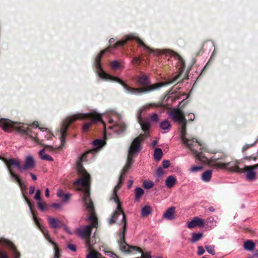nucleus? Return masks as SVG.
Here are the masks:
<instances>
[{"label":"nucleus","instance_id":"obj_39","mask_svg":"<svg viewBox=\"0 0 258 258\" xmlns=\"http://www.w3.org/2000/svg\"><path fill=\"white\" fill-rule=\"evenodd\" d=\"M67 248L69 249L70 250L75 252L77 250L76 245L74 244H69L67 245Z\"/></svg>","mask_w":258,"mask_h":258},{"label":"nucleus","instance_id":"obj_4","mask_svg":"<svg viewBox=\"0 0 258 258\" xmlns=\"http://www.w3.org/2000/svg\"><path fill=\"white\" fill-rule=\"evenodd\" d=\"M82 201L86 210L90 213L86 220L91 222V225H86L83 227L76 229L75 232L77 235L81 238L85 239L86 246L89 250L93 249L92 245L95 243V241L90 238V236L93 227H97L98 225L97 219L94 211L93 202L90 196L89 187H84Z\"/></svg>","mask_w":258,"mask_h":258},{"label":"nucleus","instance_id":"obj_2","mask_svg":"<svg viewBox=\"0 0 258 258\" xmlns=\"http://www.w3.org/2000/svg\"><path fill=\"white\" fill-rule=\"evenodd\" d=\"M152 106V104L146 105L143 106L139 110L138 118L140 125L142 130L145 132V133L143 135H140L139 136L135 138L132 142L128 149L126 163L121 171V174L118 179V182L117 185L114 187L112 195L111 197V199L113 200L116 203L117 208L110 220V222L113 223L116 222L118 223L122 224V227L120 231L119 234L120 240L119 241V243L120 249H135V247L130 246L127 244L124 241V235L126 232V222L125 215L121 209L116 193L117 191L121 186L122 181L125 176L126 172L130 169L131 165L134 162V158L138 154L141 150V142L148 136V131L150 128V124L148 122L145 121L141 117V114L143 111L150 108Z\"/></svg>","mask_w":258,"mask_h":258},{"label":"nucleus","instance_id":"obj_13","mask_svg":"<svg viewBox=\"0 0 258 258\" xmlns=\"http://www.w3.org/2000/svg\"><path fill=\"white\" fill-rule=\"evenodd\" d=\"M41 137L42 140L40 141V142H38V145H41L45 147H47V146L44 145L43 142L45 141H48L51 140L53 136L52 134V133H51L49 132V131L48 130L47 128L41 127L38 138H41Z\"/></svg>","mask_w":258,"mask_h":258},{"label":"nucleus","instance_id":"obj_34","mask_svg":"<svg viewBox=\"0 0 258 258\" xmlns=\"http://www.w3.org/2000/svg\"><path fill=\"white\" fill-rule=\"evenodd\" d=\"M38 206L40 210L44 211L46 209V204L44 202L40 201L38 202Z\"/></svg>","mask_w":258,"mask_h":258},{"label":"nucleus","instance_id":"obj_53","mask_svg":"<svg viewBox=\"0 0 258 258\" xmlns=\"http://www.w3.org/2000/svg\"><path fill=\"white\" fill-rule=\"evenodd\" d=\"M133 183V180H129L128 184H127V187L128 188H130L132 187Z\"/></svg>","mask_w":258,"mask_h":258},{"label":"nucleus","instance_id":"obj_12","mask_svg":"<svg viewBox=\"0 0 258 258\" xmlns=\"http://www.w3.org/2000/svg\"><path fill=\"white\" fill-rule=\"evenodd\" d=\"M34 221L39 229L41 230L45 238L54 246V255L53 258H59L60 256V250L56 247V243L52 241L49 235L48 231L43 226H42L39 222L38 220L35 217L33 216Z\"/></svg>","mask_w":258,"mask_h":258},{"label":"nucleus","instance_id":"obj_19","mask_svg":"<svg viewBox=\"0 0 258 258\" xmlns=\"http://www.w3.org/2000/svg\"><path fill=\"white\" fill-rule=\"evenodd\" d=\"M212 175V171L211 170H207L202 174L201 179L203 181L208 182L211 180Z\"/></svg>","mask_w":258,"mask_h":258},{"label":"nucleus","instance_id":"obj_9","mask_svg":"<svg viewBox=\"0 0 258 258\" xmlns=\"http://www.w3.org/2000/svg\"><path fill=\"white\" fill-rule=\"evenodd\" d=\"M104 115L106 116L107 124L103 123L104 134L107 131L110 130L112 133L119 135L123 133L126 130V125L122 120L121 115L114 110H108Z\"/></svg>","mask_w":258,"mask_h":258},{"label":"nucleus","instance_id":"obj_40","mask_svg":"<svg viewBox=\"0 0 258 258\" xmlns=\"http://www.w3.org/2000/svg\"><path fill=\"white\" fill-rule=\"evenodd\" d=\"M205 252V250L204 247L202 246H199L198 247V251L197 253L198 255H202Z\"/></svg>","mask_w":258,"mask_h":258},{"label":"nucleus","instance_id":"obj_56","mask_svg":"<svg viewBox=\"0 0 258 258\" xmlns=\"http://www.w3.org/2000/svg\"><path fill=\"white\" fill-rule=\"evenodd\" d=\"M115 41V39L114 38H111L109 40V42L110 44H111V43H114Z\"/></svg>","mask_w":258,"mask_h":258},{"label":"nucleus","instance_id":"obj_7","mask_svg":"<svg viewBox=\"0 0 258 258\" xmlns=\"http://www.w3.org/2000/svg\"><path fill=\"white\" fill-rule=\"evenodd\" d=\"M225 156L222 157H212L210 159L208 158V161L203 162L207 163L211 167L215 168L229 169L231 171L239 172L246 173V178L248 180L252 181L256 179V173L255 170L258 168V164L253 166H244L243 168H239L237 162H228L222 163L219 161L223 159Z\"/></svg>","mask_w":258,"mask_h":258},{"label":"nucleus","instance_id":"obj_5","mask_svg":"<svg viewBox=\"0 0 258 258\" xmlns=\"http://www.w3.org/2000/svg\"><path fill=\"white\" fill-rule=\"evenodd\" d=\"M86 118L90 119L91 120L89 122H85L83 125L82 131L84 132H87L92 124L102 121L101 114L95 110H91L87 113L77 112L72 115L67 116L61 123L60 130L58 132L61 145L56 148L57 149H61L64 144L66 133L69 125L78 119Z\"/></svg>","mask_w":258,"mask_h":258},{"label":"nucleus","instance_id":"obj_57","mask_svg":"<svg viewBox=\"0 0 258 258\" xmlns=\"http://www.w3.org/2000/svg\"><path fill=\"white\" fill-rule=\"evenodd\" d=\"M254 255L255 256H256V257L258 258V252H257V253H254Z\"/></svg>","mask_w":258,"mask_h":258},{"label":"nucleus","instance_id":"obj_47","mask_svg":"<svg viewBox=\"0 0 258 258\" xmlns=\"http://www.w3.org/2000/svg\"><path fill=\"white\" fill-rule=\"evenodd\" d=\"M35 190V187L34 186H31L29 188V194L30 195H32L34 194Z\"/></svg>","mask_w":258,"mask_h":258},{"label":"nucleus","instance_id":"obj_52","mask_svg":"<svg viewBox=\"0 0 258 258\" xmlns=\"http://www.w3.org/2000/svg\"><path fill=\"white\" fill-rule=\"evenodd\" d=\"M45 196L47 198L49 197V190L48 188L45 189Z\"/></svg>","mask_w":258,"mask_h":258},{"label":"nucleus","instance_id":"obj_22","mask_svg":"<svg viewBox=\"0 0 258 258\" xmlns=\"http://www.w3.org/2000/svg\"><path fill=\"white\" fill-rule=\"evenodd\" d=\"M39 155L41 160H47L49 161H53V158L51 156H50L49 154L45 152V149L41 150L39 152Z\"/></svg>","mask_w":258,"mask_h":258},{"label":"nucleus","instance_id":"obj_60","mask_svg":"<svg viewBox=\"0 0 258 258\" xmlns=\"http://www.w3.org/2000/svg\"><path fill=\"white\" fill-rule=\"evenodd\" d=\"M101 258H105V257H101Z\"/></svg>","mask_w":258,"mask_h":258},{"label":"nucleus","instance_id":"obj_58","mask_svg":"<svg viewBox=\"0 0 258 258\" xmlns=\"http://www.w3.org/2000/svg\"><path fill=\"white\" fill-rule=\"evenodd\" d=\"M202 258H207V257H206L205 256H203Z\"/></svg>","mask_w":258,"mask_h":258},{"label":"nucleus","instance_id":"obj_43","mask_svg":"<svg viewBox=\"0 0 258 258\" xmlns=\"http://www.w3.org/2000/svg\"><path fill=\"white\" fill-rule=\"evenodd\" d=\"M151 255L150 253L148 252L142 253V258H151Z\"/></svg>","mask_w":258,"mask_h":258},{"label":"nucleus","instance_id":"obj_31","mask_svg":"<svg viewBox=\"0 0 258 258\" xmlns=\"http://www.w3.org/2000/svg\"><path fill=\"white\" fill-rule=\"evenodd\" d=\"M203 166L201 165L194 166L189 169V171L190 173H196L200 171H201L203 169Z\"/></svg>","mask_w":258,"mask_h":258},{"label":"nucleus","instance_id":"obj_41","mask_svg":"<svg viewBox=\"0 0 258 258\" xmlns=\"http://www.w3.org/2000/svg\"><path fill=\"white\" fill-rule=\"evenodd\" d=\"M162 164L164 168H167L170 166V161L165 160L163 161Z\"/></svg>","mask_w":258,"mask_h":258},{"label":"nucleus","instance_id":"obj_32","mask_svg":"<svg viewBox=\"0 0 258 258\" xmlns=\"http://www.w3.org/2000/svg\"><path fill=\"white\" fill-rule=\"evenodd\" d=\"M154 183L153 181L150 180H145L143 183V185L145 188L150 189L154 186Z\"/></svg>","mask_w":258,"mask_h":258},{"label":"nucleus","instance_id":"obj_1","mask_svg":"<svg viewBox=\"0 0 258 258\" xmlns=\"http://www.w3.org/2000/svg\"><path fill=\"white\" fill-rule=\"evenodd\" d=\"M94 66L99 78L120 84L127 94L139 95L175 82L184 61L171 50L150 48L132 34L102 50Z\"/></svg>","mask_w":258,"mask_h":258},{"label":"nucleus","instance_id":"obj_25","mask_svg":"<svg viewBox=\"0 0 258 258\" xmlns=\"http://www.w3.org/2000/svg\"><path fill=\"white\" fill-rule=\"evenodd\" d=\"M160 127L162 130H166V131L164 132L166 133L169 131L171 127V124L169 121L167 120H165L160 122Z\"/></svg>","mask_w":258,"mask_h":258},{"label":"nucleus","instance_id":"obj_26","mask_svg":"<svg viewBox=\"0 0 258 258\" xmlns=\"http://www.w3.org/2000/svg\"><path fill=\"white\" fill-rule=\"evenodd\" d=\"M163 156L162 150L160 148H156L154 153V159L156 161H159Z\"/></svg>","mask_w":258,"mask_h":258},{"label":"nucleus","instance_id":"obj_55","mask_svg":"<svg viewBox=\"0 0 258 258\" xmlns=\"http://www.w3.org/2000/svg\"><path fill=\"white\" fill-rule=\"evenodd\" d=\"M209 211L210 212H214L215 211V209L213 207H210L209 208Z\"/></svg>","mask_w":258,"mask_h":258},{"label":"nucleus","instance_id":"obj_50","mask_svg":"<svg viewBox=\"0 0 258 258\" xmlns=\"http://www.w3.org/2000/svg\"><path fill=\"white\" fill-rule=\"evenodd\" d=\"M23 197H24L26 202H27L28 205L29 206L30 209H31V204H30V202L28 201V200L27 199V198L26 197L24 194H23Z\"/></svg>","mask_w":258,"mask_h":258},{"label":"nucleus","instance_id":"obj_48","mask_svg":"<svg viewBox=\"0 0 258 258\" xmlns=\"http://www.w3.org/2000/svg\"><path fill=\"white\" fill-rule=\"evenodd\" d=\"M30 175L31 176L32 179L34 181L36 180L37 179V177L36 175H35L32 172H30L29 173Z\"/></svg>","mask_w":258,"mask_h":258},{"label":"nucleus","instance_id":"obj_33","mask_svg":"<svg viewBox=\"0 0 258 258\" xmlns=\"http://www.w3.org/2000/svg\"><path fill=\"white\" fill-rule=\"evenodd\" d=\"M92 249L91 250V251L87 255L86 258H99V255L100 254L95 251H92Z\"/></svg>","mask_w":258,"mask_h":258},{"label":"nucleus","instance_id":"obj_3","mask_svg":"<svg viewBox=\"0 0 258 258\" xmlns=\"http://www.w3.org/2000/svg\"><path fill=\"white\" fill-rule=\"evenodd\" d=\"M169 115L174 121L181 126L180 136L182 143L192 151L197 159L201 162L208 161V157L204 153L207 151V149L195 139H189L186 138L187 120L183 112L179 109H174L169 113Z\"/></svg>","mask_w":258,"mask_h":258},{"label":"nucleus","instance_id":"obj_42","mask_svg":"<svg viewBox=\"0 0 258 258\" xmlns=\"http://www.w3.org/2000/svg\"><path fill=\"white\" fill-rule=\"evenodd\" d=\"M61 206V204L59 203H54L51 205V207L55 209H60Z\"/></svg>","mask_w":258,"mask_h":258},{"label":"nucleus","instance_id":"obj_36","mask_svg":"<svg viewBox=\"0 0 258 258\" xmlns=\"http://www.w3.org/2000/svg\"><path fill=\"white\" fill-rule=\"evenodd\" d=\"M35 199L38 202L42 201L41 197V190L38 189L36 190V194L34 197Z\"/></svg>","mask_w":258,"mask_h":258},{"label":"nucleus","instance_id":"obj_38","mask_svg":"<svg viewBox=\"0 0 258 258\" xmlns=\"http://www.w3.org/2000/svg\"><path fill=\"white\" fill-rule=\"evenodd\" d=\"M120 67V64L117 60H114L111 63V67L113 69H116Z\"/></svg>","mask_w":258,"mask_h":258},{"label":"nucleus","instance_id":"obj_17","mask_svg":"<svg viewBox=\"0 0 258 258\" xmlns=\"http://www.w3.org/2000/svg\"><path fill=\"white\" fill-rule=\"evenodd\" d=\"M137 83L141 86H145L150 84V80L148 76L141 75L137 79Z\"/></svg>","mask_w":258,"mask_h":258},{"label":"nucleus","instance_id":"obj_45","mask_svg":"<svg viewBox=\"0 0 258 258\" xmlns=\"http://www.w3.org/2000/svg\"><path fill=\"white\" fill-rule=\"evenodd\" d=\"M141 60V59L139 57H134L133 59V63L135 64L139 63Z\"/></svg>","mask_w":258,"mask_h":258},{"label":"nucleus","instance_id":"obj_24","mask_svg":"<svg viewBox=\"0 0 258 258\" xmlns=\"http://www.w3.org/2000/svg\"><path fill=\"white\" fill-rule=\"evenodd\" d=\"M135 202H139L141 198L144 194V190L140 187H136L135 190Z\"/></svg>","mask_w":258,"mask_h":258},{"label":"nucleus","instance_id":"obj_8","mask_svg":"<svg viewBox=\"0 0 258 258\" xmlns=\"http://www.w3.org/2000/svg\"><path fill=\"white\" fill-rule=\"evenodd\" d=\"M105 142L101 139H96L92 142L94 147L93 150H89L78 158L77 162L76 168L78 173L82 177L75 180L74 184L78 186L84 187H89L90 186V175L83 168L82 162L87 160V158H92L94 156L95 150L101 149L104 145Z\"/></svg>","mask_w":258,"mask_h":258},{"label":"nucleus","instance_id":"obj_21","mask_svg":"<svg viewBox=\"0 0 258 258\" xmlns=\"http://www.w3.org/2000/svg\"><path fill=\"white\" fill-rule=\"evenodd\" d=\"M176 181V178L174 176L170 175L167 178L165 184L168 188H171L174 185Z\"/></svg>","mask_w":258,"mask_h":258},{"label":"nucleus","instance_id":"obj_23","mask_svg":"<svg viewBox=\"0 0 258 258\" xmlns=\"http://www.w3.org/2000/svg\"><path fill=\"white\" fill-rule=\"evenodd\" d=\"M57 196L61 198L63 202H67L69 200L71 195L70 194H64L62 190L59 189L57 192Z\"/></svg>","mask_w":258,"mask_h":258},{"label":"nucleus","instance_id":"obj_11","mask_svg":"<svg viewBox=\"0 0 258 258\" xmlns=\"http://www.w3.org/2000/svg\"><path fill=\"white\" fill-rule=\"evenodd\" d=\"M6 164L8 169V165L11 167L12 165L17 167L20 172H23L34 168L35 166V161L32 155H28L25 158L24 165H21L19 159H10L6 162Z\"/></svg>","mask_w":258,"mask_h":258},{"label":"nucleus","instance_id":"obj_20","mask_svg":"<svg viewBox=\"0 0 258 258\" xmlns=\"http://www.w3.org/2000/svg\"><path fill=\"white\" fill-rule=\"evenodd\" d=\"M243 248L245 250L252 251L255 247V244L251 240H248L243 243Z\"/></svg>","mask_w":258,"mask_h":258},{"label":"nucleus","instance_id":"obj_46","mask_svg":"<svg viewBox=\"0 0 258 258\" xmlns=\"http://www.w3.org/2000/svg\"><path fill=\"white\" fill-rule=\"evenodd\" d=\"M64 230L69 234L72 235L73 234V232L70 230V229L66 225H63Z\"/></svg>","mask_w":258,"mask_h":258},{"label":"nucleus","instance_id":"obj_29","mask_svg":"<svg viewBox=\"0 0 258 258\" xmlns=\"http://www.w3.org/2000/svg\"><path fill=\"white\" fill-rule=\"evenodd\" d=\"M206 223L208 225L210 226L211 227H214L216 225V222L214 220V217H210L208 218L206 220Z\"/></svg>","mask_w":258,"mask_h":258},{"label":"nucleus","instance_id":"obj_28","mask_svg":"<svg viewBox=\"0 0 258 258\" xmlns=\"http://www.w3.org/2000/svg\"><path fill=\"white\" fill-rule=\"evenodd\" d=\"M203 236V233H192L191 238L190 239V241L192 243L196 242L199 240H200Z\"/></svg>","mask_w":258,"mask_h":258},{"label":"nucleus","instance_id":"obj_18","mask_svg":"<svg viewBox=\"0 0 258 258\" xmlns=\"http://www.w3.org/2000/svg\"><path fill=\"white\" fill-rule=\"evenodd\" d=\"M48 221L51 228L53 229H57L60 227L61 223L57 218L49 217Z\"/></svg>","mask_w":258,"mask_h":258},{"label":"nucleus","instance_id":"obj_59","mask_svg":"<svg viewBox=\"0 0 258 258\" xmlns=\"http://www.w3.org/2000/svg\"><path fill=\"white\" fill-rule=\"evenodd\" d=\"M248 258H253V257H248Z\"/></svg>","mask_w":258,"mask_h":258},{"label":"nucleus","instance_id":"obj_49","mask_svg":"<svg viewBox=\"0 0 258 258\" xmlns=\"http://www.w3.org/2000/svg\"><path fill=\"white\" fill-rule=\"evenodd\" d=\"M108 252L109 253L108 255L111 258H118L115 254H114L112 252L109 251Z\"/></svg>","mask_w":258,"mask_h":258},{"label":"nucleus","instance_id":"obj_30","mask_svg":"<svg viewBox=\"0 0 258 258\" xmlns=\"http://www.w3.org/2000/svg\"><path fill=\"white\" fill-rule=\"evenodd\" d=\"M205 248L207 250V251L212 254V255H214L215 254V246L214 245H206L205 246Z\"/></svg>","mask_w":258,"mask_h":258},{"label":"nucleus","instance_id":"obj_6","mask_svg":"<svg viewBox=\"0 0 258 258\" xmlns=\"http://www.w3.org/2000/svg\"><path fill=\"white\" fill-rule=\"evenodd\" d=\"M0 126L6 132H12L16 131L24 135L32 142L38 145V142L42 140L39 138L41 127H39L37 121H34L30 125L21 122H14L7 118H0Z\"/></svg>","mask_w":258,"mask_h":258},{"label":"nucleus","instance_id":"obj_37","mask_svg":"<svg viewBox=\"0 0 258 258\" xmlns=\"http://www.w3.org/2000/svg\"><path fill=\"white\" fill-rule=\"evenodd\" d=\"M150 120L154 122H158L159 117L156 113H152L150 116Z\"/></svg>","mask_w":258,"mask_h":258},{"label":"nucleus","instance_id":"obj_54","mask_svg":"<svg viewBox=\"0 0 258 258\" xmlns=\"http://www.w3.org/2000/svg\"><path fill=\"white\" fill-rule=\"evenodd\" d=\"M157 142H158L157 141H153V142L152 144V147H154L156 146L157 144Z\"/></svg>","mask_w":258,"mask_h":258},{"label":"nucleus","instance_id":"obj_44","mask_svg":"<svg viewBox=\"0 0 258 258\" xmlns=\"http://www.w3.org/2000/svg\"><path fill=\"white\" fill-rule=\"evenodd\" d=\"M255 143H252L251 144H246L242 148V151L244 152L245 151V150H247V149H248V148L250 147H252V146H253L254 145Z\"/></svg>","mask_w":258,"mask_h":258},{"label":"nucleus","instance_id":"obj_14","mask_svg":"<svg viewBox=\"0 0 258 258\" xmlns=\"http://www.w3.org/2000/svg\"><path fill=\"white\" fill-rule=\"evenodd\" d=\"M204 224V221L203 219L195 217L192 220L187 222V227L188 228H193L196 226L203 227Z\"/></svg>","mask_w":258,"mask_h":258},{"label":"nucleus","instance_id":"obj_16","mask_svg":"<svg viewBox=\"0 0 258 258\" xmlns=\"http://www.w3.org/2000/svg\"><path fill=\"white\" fill-rule=\"evenodd\" d=\"M163 217L168 220H172L175 218V208L171 207L167 209L163 214Z\"/></svg>","mask_w":258,"mask_h":258},{"label":"nucleus","instance_id":"obj_10","mask_svg":"<svg viewBox=\"0 0 258 258\" xmlns=\"http://www.w3.org/2000/svg\"><path fill=\"white\" fill-rule=\"evenodd\" d=\"M0 244L3 246L0 248V258L20 257V253L11 241L5 238H0Z\"/></svg>","mask_w":258,"mask_h":258},{"label":"nucleus","instance_id":"obj_35","mask_svg":"<svg viewBox=\"0 0 258 258\" xmlns=\"http://www.w3.org/2000/svg\"><path fill=\"white\" fill-rule=\"evenodd\" d=\"M156 174L157 176L158 177L162 176L164 174V170H163V168H162L161 167H158L157 169Z\"/></svg>","mask_w":258,"mask_h":258},{"label":"nucleus","instance_id":"obj_51","mask_svg":"<svg viewBox=\"0 0 258 258\" xmlns=\"http://www.w3.org/2000/svg\"><path fill=\"white\" fill-rule=\"evenodd\" d=\"M188 117H189V120H194L195 119V115L192 113H189L188 115Z\"/></svg>","mask_w":258,"mask_h":258},{"label":"nucleus","instance_id":"obj_27","mask_svg":"<svg viewBox=\"0 0 258 258\" xmlns=\"http://www.w3.org/2000/svg\"><path fill=\"white\" fill-rule=\"evenodd\" d=\"M152 210L150 206H145L141 210V216H147L151 213Z\"/></svg>","mask_w":258,"mask_h":258},{"label":"nucleus","instance_id":"obj_15","mask_svg":"<svg viewBox=\"0 0 258 258\" xmlns=\"http://www.w3.org/2000/svg\"><path fill=\"white\" fill-rule=\"evenodd\" d=\"M8 171L10 173V178L11 179L15 180L19 185L20 187L22 189L25 187L24 183L22 181L20 176L15 174L10 166L8 165Z\"/></svg>","mask_w":258,"mask_h":258}]
</instances>
